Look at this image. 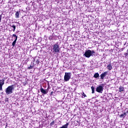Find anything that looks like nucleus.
<instances>
[{
    "label": "nucleus",
    "instance_id": "c756f323",
    "mask_svg": "<svg viewBox=\"0 0 128 128\" xmlns=\"http://www.w3.org/2000/svg\"><path fill=\"white\" fill-rule=\"evenodd\" d=\"M126 43L124 44V46H126Z\"/></svg>",
    "mask_w": 128,
    "mask_h": 128
},
{
    "label": "nucleus",
    "instance_id": "2eb2a0df",
    "mask_svg": "<svg viewBox=\"0 0 128 128\" xmlns=\"http://www.w3.org/2000/svg\"><path fill=\"white\" fill-rule=\"evenodd\" d=\"M10 28H13V32H16V26L14 24L10 25Z\"/></svg>",
    "mask_w": 128,
    "mask_h": 128
},
{
    "label": "nucleus",
    "instance_id": "0eeeda50",
    "mask_svg": "<svg viewBox=\"0 0 128 128\" xmlns=\"http://www.w3.org/2000/svg\"><path fill=\"white\" fill-rule=\"evenodd\" d=\"M108 76V72H104L100 75V80H104L106 76Z\"/></svg>",
    "mask_w": 128,
    "mask_h": 128
},
{
    "label": "nucleus",
    "instance_id": "a211bd4d",
    "mask_svg": "<svg viewBox=\"0 0 128 128\" xmlns=\"http://www.w3.org/2000/svg\"><path fill=\"white\" fill-rule=\"evenodd\" d=\"M91 90H92V94H94V86H91Z\"/></svg>",
    "mask_w": 128,
    "mask_h": 128
},
{
    "label": "nucleus",
    "instance_id": "4468645a",
    "mask_svg": "<svg viewBox=\"0 0 128 128\" xmlns=\"http://www.w3.org/2000/svg\"><path fill=\"white\" fill-rule=\"evenodd\" d=\"M69 124H70V123L67 122L66 124L62 126L60 128H68V126Z\"/></svg>",
    "mask_w": 128,
    "mask_h": 128
},
{
    "label": "nucleus",
    "instance_id": "7c9ffc66",
    "mask_svg": "<svg viewBox=\"0 0 128 128\" xmlns=\"http://www.w3.org/2000/svg\"><path fill=\"white\" fill-rule=\"evenodd\" d=\"M127 52H128V50H127Z\"/></svg>",
    "mask_w": 128,
    "mask_h": 128
},
{
    "label": "nucleus",
    "instance_id": "9b49d317",
    "mask_svg": "<svg viewBox=\"0 0 128 128\" xmlns=\"http://www.w3.org/2000/svg\"><path fill=\"white\" fill-rule=\"evenodd\" d=\"M20 11L16 12L15 14L16 18H20Z\"/></svg>",
    "mask_w": 128,
    "mask_h": 128
},
{
    "label": "nucleus",
    "instance_id": "f257e3e1",
    "mask_svg": "<svg viewBox=\"0 0 128 128\" xmlns=\"http://www.w3.org/2000/svg\"><path fill=\"white\" fill-rule=\"evenodd\" d=\"M94 54H96V52L94 50H88L85 52L84 56L86 58H90V56H92Z\"/></svg>",
    "mask_w": 128,
    "mask_h": 128
},
{
    "label": "nucleus",
    "instance_id": "5701e85b",
    "mask_svg": "<svg viewBox=\"0 0 128 128\" xmlns=\"http://www.w3.org/2000/svg\"><path fill=\"white\" fill-rule=\"evenodd\" d=\"M124 54L125 58H126V56H128V52L124 53Z\"/></svg>",
    "mask_w": 128,
    "mask_h": 128
},
{
    "label": "nucleus",
    "instance_id": "f8f14e48",
    "mask_svg": "<svg viewBox=\"0 0 128 128\" xmlns=\"http://www.w3.org/2000/svg\"><path fill=\"white\" fill-rule=\"evenodd\" d=\"M126 116V112H124V114H121L120 115V118H124Z\"/></svg>",
    "mask_w": 128,
    "mask_h": 128
},
{
    "label": "nucleus",
    "instance_id": "ddd939ff",
    "mask_svg": "<svg viewBox=\"0 0 128 128\" xmlns=\"http://www.w3.org/2000/svg\"><path fill=\"white\" fill-rule=\"evenodd\" d=\"M94 78H100V74L98 72L95 73L94 75Z\"/></svg>",
    "mask_w": 128,
    "mask_h": 128
},
{
    "label": "nucleus",
    "instance_id": "f03ea898",
    "mask_svg": "<svg viewBox=\"0 0 128 128\" xmlns=\"http://www.w3.org/2000/svg\"><path fill=\"white\" fill-rule=\"evenodd\" d=\"M14 85L12 84L11 86H8L6 90H5V92L6 94L8 95L12 94V90H14Z\"/></svg>",
    "mask_w": 128,
    "mask_h": 128
},
{
    "label": "nucleus",
    "instance_id": "9d476101",
    "mask_svg": "<svg viewBox=\"0 0 128 128\" xmlns=\"http://www.w3.org/2000/svg\"><path fill=\"white\" fill-rule=\"evenodd\" d=\"M124 87L120 86L118 88L119 92H124Z\"/></svg>",
    "mask_w": 128,
    "mask_h": 128
},
{
    "label": "nucleus",
    "instance_id": "a878e982",
    "mask_svg": "<svg viewBox=\"0 0 128 128\" xmlns=\"http://www.w3.org/2000/svg\"><path fill=\"white\" fill-rule=\"evenodd\" d=\"M54 94V92H52L50 94V96H52V94Z\"/></svg>",
    "mask_w": 128,
    "mask_h": 128
},
{
    "label": "nucleus",
    "instance_id": "473e14b6",
    "mask_svg": "<svg viewBox=\"0 0 128 128\" xmlns=\"http://www.w3.org/2000/svg\"><path fill=\"white\" fill-rule=\"evenodd\" d=\"M128 113V111H127V114Z\"/></svg>",
    "mask_w": 128,
    "mask_h": 128
},
{
    "label": "nucleus",
    "instance_id": "4be33fe9",
    "mask_svg": "<svg viewBox=\"0 0 128 128\" xmlns=\"http://www.w3.org/2000/svg\"><path fill=\"white\" fill-rule=\"evenodd\" d=\"M82 96H84V98H86V95L84 94V92H82Z\"/></svg>",
    "mask_w": 128,
    "mask_h": 128
},
{
    "label": "nucleus",
    "instance_id": "dca6fc26",
    "mask_svg": "<svg viewBox=\"0 0 128 128\" xmlns=\"http://www.w3.org/2000/svg\"><path fill=\"white\" fill-rule=\"evenodd\" d=\"M16 40H14L12 42V46L13 47H14L16 46Z\"/></svg>",
    "mask_w": 128,
    "mask_h": 128
},
{
    "label": "nucleus",
    "instance_id": "c85d7f7f",
    "mask_svg": "<svg viewBox=\"0 0 128 128\" xmlns=\"http://www.w3.org/2000/svg\"><path fill=\"white\" fill-rule=\"evenodd\" d=\"M52 40V38H50V40Z\"/></svg>",
    "mask_w": 128,
    "mask_h": 128
},
{
    "label": "nucleus",
    "instance_id": "423d86ee",
    "mask_svg": "<svg viewBox=\"0 0 128 128\" xmlns=\"http://www.w3.org/2000/svg\"><path fill=\"white\" fill-rule=\"evenodd\" d=\"M6 80V78H4V79L0 80V92L2 90V86L4 84Z\"/></svg>",
    "mask_w": 128,
    "mask_h": 128
},
{
    "label": "nucleus",
    "instance_id": "2f4dec72",
    "mask_svg": "<svg viewBox=\"0 0 128 128\" xmlns=\"http://www.w3.org/2000/svg\"><path fill=\"white\" fill-rule=\"evenodd\" d=\"M82 98H84V96H82Z\"/></svg>",
    "mask_w": 128,
    "mask_h": 128
},
{
    "label": "nucleus",
    "instance_id": "b1692460",
    "mask_svg": "<svg viewBox=\"0 0 128 128\" xmlns=\"http://www.w3.org/2000/svg\"><path fill=\"white\" fill-rule=\"evenodd\" d=\"M2 15H0V22H2Z\"/></svg>",
    "mask_w": 128,
    "mask_h": 128
},
{
    "label": "nucleus",
    "instance_id": "7ed1b4c3",
    "mask_svg": "<svg viewBox=\"0 0 128 128\" xmlns=\"http://www.w3.org/2000/svg\"><path fill=\"white\" fill-rule=\"evenodd\" d=\"M60 45H58V43L56 44H54L53 46V48H52L53 52H56L58 54L60 52Z\"/></svg>",
    "mask_w": 128,
    "mask_h": 128
},
{
    "label": "nucleus",
    "instance_id": "412c9836",
    "mask_svg": "<svg viewBox=\"0 0 128 128\" xmlns=\"http://www.w3.org/2000/svg\"><path fill=\"white\" fill-rule=\"evenodd\" d=\"M54 121H52V122L50 124V126H54Z\"/></svg>",
    "mask_w": 128,
    "mask_h": 128
},
{
    "label": "nucleus",
    "instance_id": "1a4fd4ad",
    "mask_svg": "<svg viewBox=\"0 0 128 128\" xmlns=\"http://www.w3.org/2000/svg\"><path fill=\"white\" fill-rule=\"evenodd\" d=\"M107 69L108 70H112V63H110L107 66Z\"/></svg>",
    "mask_w": 128,
    "mask_h": 128
},
{
    "label": "nucleus",
    "instance_id": "39448f33",
    "mask_svg": "<svg viewBox=\"0 0 128 128\" xmlns=\"http://www.w3.org/2000/svg\"><path fill=\"white\" fill-rule=\"evenodd\" d=\"M96 92L100 94L102 93V92H104V86H98L96 88Z\"/></svg>",
    "mask_w": 128,
    "mask_h": 128
},
{
    "label": "nucleus",
    "instance_id": "20e7f679",
    "mask_svg": "<svg viewBox=\"0 0 128 128\" xmlns=\"http://www.w3.org/2000/svg\"><path fill=\"white\" fill-rule=\"evenodd\" d=\"M72 76V73L70 72H66L64 76V80L65 82H68L70 80V77Z\"/></svg>",
    "mask_w": 128,
    "mask_h": 128
},
{
    "label": "nucleus",
    "instance_id": "bb28decb",
    "mask_svg": "<svg viewBox=\"0 0 128 128\" xmlns=\"http://www.w3.org/2000/svg\"><path fill=\"white\" fill-rule=\"evenodd\" d=\"M124 50V48H121V50H122V51Z\"/></svg>",
    "mask_w": 128,
    "mask_h": 128
},
{
    "label": "nucleus",
    "instance_id": "aec40b11",
    "mask_svg": "<svg viewBox=\"0 0 128 128\" xmlns=\"http://www.w3.org/2000/svg\"><path fill=\"white\" fill-rule=\"evenodd\" d=\"M40 60H37L36 61V64H40Z\"/></svg>",
    "mask_w": 128,
    "mask_h": 128
},
{
    "label": "nucleus",
    "instance_id": "393cba45",
    "mask_svg": "<svg viewBox=\"0 0 128 128\" xmlns=\"http://www.w3.org/2000/svg\"><path fill=\"white\" fill-rule=\"evenodd\" d=\"M5 102H8V98H6L5 99Z\"/></svg>",
    "mask_w": 128,
    "mask_h": 128
},
{
    "label": "nucleus",
    "instance_id": "6e6552de",
    "mask_svg": "<svg viewBox=\"0 0 128 128\" xmlns=\"http://www.w3.org/2000/svg\"><path fill=\"white\" fill-rule=\"evenodd\" d=\"M40 91L42 94H48V92L44 89L42 86H40Z\"/></svg>",
    "mask_w": 128,
    "mask_h": 128
},
{
    "label": "nucleus",
    "instance_id": "6ab92c4d",
    "mask_svg": "<svg viewBox=\"0 0 128 128\" xmlns=\"http://www.w3.org/2000/svg\"><path fill=\"white\" fill-rule=\"evenodd\" d=\"M34 68V66L30 65V66L28 67V70H32V68Z\"/></svg>",
    "mask_w": 128,
    "mask_h": 128
},
{
    "label": "nucleus",
    "instance_id": "cd10ccee",
    "mask_svg": "<svg viewBox=\"0 0 128 128\" xmlns=\"http://www.w3.org/2000/svg\"><path fill=\"white\" fill-rule=\"evenodd\" d=\"M33 62H36V58L33 59Z\"/></svg>",
    "mask_w": 128,
    "mask_h": 128
},
{
    "label": "nucleus",
    "instance_id": "f3484780",
    "mask_svg": "<svg viewBox=\"0 0 128 128\" xmlns=\"http://www.w3.org/2000/svg\"><path fill=\"white\" fill-rule=\"evenodd\" d=\"M12 36L13 38H15V40H18V36H16V34H13L12 35Z\"/></svg>",
    "mask_w": 128,
    "mask_h": 128
}]
</instances>
